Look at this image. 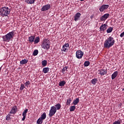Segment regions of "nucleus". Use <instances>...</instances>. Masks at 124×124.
Here are the masks:
<instances>
[{"instance_id":"nucleus-1","label":"nucleus","mask_w":124,"mask_h":124,"mask_svg":"<svg viewBox=\"0 0 124 124\" xmlns=\"http://www.w3.org/2000/svg\"><path fill=\"white\" fill-rule=\"evenodd\" d=\"M115 44V40L112 36H109L105 41L104 42V48L105 49H109L111 48Z\"/></svg>"},{"instance_id":"nucleus-2","label":"nucleus","mask_w":124,"mask_h":124,"mask_svg":"<svg viewBox=\"0 0 124 124\" xmlns=\"http://www.w3.org/2000/svg\"><path fill=\"white\" fill-rule=\"evenodd\" d=\"M11 9L7 6H3L0 8V15L1 17H7L10 14Z\"/></svg>"},{"instance_id":"nucleus-3","label":"nucleus","mask_w":124,"mask_h":124,"mask_svg":"<svg viewBox=\"0 0 124 124\" xmlns=\"http://www.w3.org/2000/svg\"><path fill=\"white\" fill-rule=\"evenodd\" d=\"M3 41L5 42H9L11 40H12L14 38V31H12L2 37Z\"/></svg>"},{"instance_id":"nucleus-4","label":"nucleus","mask_w":124,"mask_h":124,"mask_svg":"<svg viewBox=\"0 0 124 124\" xmlns=\"http://www.w3.org/2000/svg\"><path fill=\"white\" fill-rule=\"evenodd\" d=\"M41 47L43 49H44V50H49L50 40H48V39H45L43 40Z\"/></svg>"},{"instance_id":"nucleus-5","label":"nucleus","mask_w":124,"mask_h":124,"mask_svg":"<svg viewBox=\"0 0 124 124\" xmlns=\"http://www.w3.org/2000/svg\"><path fill=\"white\" fill-rule=\"evenodd\" d=\"M56 113H57V108H56V107L52 106L50 108L48 116L50 118H52V117H53V116H54Z\"/></svg>"},{"instance_id":"nucleus-6","label":"nucleus","mask_w":124,"mask_h":124,"mask_svg":"<svg viewBox=\"0 0 124 124\" xmlns=\"http://www.w3.org/2000/svg\"><path fill=\"white\" fill-rule=\"evenodd\" d=\"M76 56L77 59H82L84 56V52L81 50H78L76 52Z\"/></svg>"},{"instance_id":"nucleus-7","label":"nucleus","mask_w":124,"mask_h":124,"mask_svg":"<svg viewBox=\"0 0 124 124\" xmlns=\"http://www.w3.org/2000/svg\"><path fill=\"white\" fill-rule=\"evenodd\" d=\"M109 7V5L104 4L100 7L99 10H100V12H103L104 10H106V9H108Z\"/></svg>"},{"instance_id":"nucleus-8","label":"nucleus","mask_w":124,"mask_h":124,"mask_svg":"<svg viewBox=\"0 0 124 124\" xmlns=\"http://www.w3.org/2000/svg\"><path fill=\"white\" fill-rule=\"evenodd\" d=\"M51 8V5L49 4H47L43 6L41 9V11H47V10H49Z\"/></svg>"},{"instance_id":"nucleus-9","label":"nucleus","mask_w":124,"mask_h":124,"mask_svg":"<svg viewBox=\"0 0 124 124\" xmlns=\"http://www.w3.org/2000/svg\"><path fill=\"white\" fill-rule=\"evenodd\" d=\"M68 47H69V44H64L62 47V51L63 52H67L68 51V48H67Z\"/></svg>"},{"instance_id":"nucleus-10","label":"nucleus","mask_w":124,"mask_h":124,"mask_svg":"<svg viewBox=\"0 0 124 124\" xmlns=\"http://www.w3.org/2000/svg\"><path fill=\"white\" fill-rule=\"evenodd\" d=\"M98 71V74H100V75H101V76H104L105 74H107V70L102 69L99 70Z\"/></svg>"},{"instance_id":"nucleus-11","label":"nucleus","mask_w":124,"mask_h":124,"mask_svg":"<svg viewBox=\"0 0 124 124\" xmlns=\"http://www.w3.org/2000/svg\"><path fill=\"white\" fill-rule=\"evenodd\" d=\"M110 16L109 14H105L103 16H102L100 18V21H105L107 19H108V17Z\"/></svg>"},{"instance_id":"nucleus-12","label":"nucleus","mask_w":124,"mask_h":124,"mask_svg":"<svg viewBox=\"0 0 124 124\" xmlns=\"http://www.w3.org/2000/svg\"><path fill=\"white\" fill-rule=\"evenodd\" d=\"M107 27L108 26L106 24H102V25L100 27V31H104L107 30Z\"/></svg>"},{"instance_id":"nucleus-13","label":"nucleus","mask_w":124,"mask_h":124,"mask_svg":"<svg viewBox=\"0 0 124 124\" xmlns=\"http://www.w3.org/2000/svg\"><path fill=\"white\" fill-rule=\"evenodd\" d=\"M80 17H81V13H77V14H76L75 16H74L75 22H77V21L80 20Z\"/></svg>"},{"instance_id":"nucleus-14","label":"nucleus","mask_w":124,"mask_h":124,"mask_svg":"<svg viewBox=\"0 0 124 124\" xmlns=\"http://www.w3.org/2000/svg\"><path fill=\"white\" fill-rule=\"evenodd\" d=\"M17 111H18V108L16 106H15L12 108L10 113V114H16V113L17 112Z\"/></svg>"},{"instance_id":"nucleus-15","label":"nucleus","mask_w":124,"mask_h":124,"mask_svg":"<svg viewBox=\"0 0 124 124\" xmlns=\"http://www.w3.org/2000/svg\"><path fill=\"white\" fill-rule=\"evenodd\" d=\"M28 111L29 109H26L24 110V111L22 113V116H23V118L22 119V121H25L26 120V118L27 117V113H28Z\"/></svg>"},{"instance_id":"nucleus-16","label":"nucleus","mask_w":124,"mask_h":124,"mask_svg":"<svg viewBox=\"0 0 124 124\" xmlns=\"http://www.w3.org/2000/svg\"><path fill=\"white\" fill-rule=\"evenodd\" d=\"M28 39L30 43H33L34 42V39H35V36L31 35L28 37Z\"/></svg>"},{"instance_id":"nucleus-17","label":"nucleus","mask_w":124,"mask_h":124,"mask_svg":"<svg viewBox=\"0 0 124 124\" xmlns=\"http://www.w3.org/2000/svg\"><path fill=\"white\" fill-rule=\"evenodd\" d=\"M119 73V72L118 71H115L111 75V79L112 80H114L117 76H118V74Z\"/></svg>"},{"instance_id":"nucleus-18","label":"nucleus","mask_w":124,"mask_h":124,"mask_svg":"<svg viewBox=\"0 0 124 124\" xmlns=\"http://www.w3.org/2000/svg\"><path fill=\"white\" fill-rule=\"evenodd\" d=\"M40 42V37L39 36L36 37L34 40V44H37Z\"/></svg>"},{"instance_id":"nucleus-19","label":"nucleus","mask_w":124,"mask_h":124,"mask_svg":"<svg viewBox=\"0 0 124 124\" xmlns=\"http://www.w3.org/2000/svg\"><path fill=\"white\" fill-rule=\"evenodd\" d=\"M34 1H35V0H25V2L28 4H33V3H34Z\"/></svg>"},{"instance_id":"nucleus-20","label":"nucleus","mask_w":124,"mask_h":124,"mask_svg":"<svg viewBox=\"0 0 124 124\" xmlns=\"http://www.w3.org/2000/svg\"><path fill=\"white\" fill-rule=\"evenodd\" d=\"M29 62V60L24 59L22 60L20 62V64H26V63H28V62Z\"/></svg>"},{"instance_id":"nucleus-21","label":"nucleus","mask_w":124,"mask_h":124,"mask_svg":"<svg viewBox=\"0 0 124 124\" xmlns=\"http://www.w3.org/2000/svg\"><path fill=\"white\" fill-rule=\"evenodd\" d=\"M49 70L50 69L48 67H45L43 69V72L45 74L48 73Z\"/></svg>"},{"instance_id":"nucleus-22","label":"nucleus","mask_w":124,"mask_h":124,"mask_svg":"<svg viewBox=\"0 0 124 124\" xmlns=\"http://www.w3.org/2000/svg\"><path fill=\"white\" fill-rule=\"evenodd\" d=\"M68 68V66H65L63 67L62 70V72L63 73V74H65L66 73L65 71H67V69Z\"/></svg>"},{"instance_id":"nucleus-23","label":"nucleus","mask_w":124,"mask_h":124,"mask_svg":"<svg viewBox=\"0 0 124 124\" xmlns=\"http://www.w3.org/2000/svg\"><path fill=\"white\" fill-rule=\"evenodd\" d=\"M55 107H56V110H60V109H61V108H62V105H61V104L60 103H58L56 105H55Z\"/></svg>"},{"instance_id":"nucleus-24","label":"nucleus","mask_w":124,"mask_h":124,"mask_svg":"<svg viewBox=\"0 0 124 124\" xmlns=\"http://www.w3.org/2000/svg\"><path fill=\"white\" fill-rule=\"evenodd\" d=\"M65 84H66V82L65 81H60L59 86V87H63V86H64Z\"/></svg>"},{"instance_id":"nucleus-25","label":"nucleus","mask_w":124,"mask_h":124,"mask_svg":"<svg viewBox=\"0 0 124 124\" xmlns=\"http://www.w3.org/2000/svg\"><path fill=\"white\" fill-rule=\"evenodd\" d=\"M80 100H79V98H76L73 102V104L74 105H77L78 102H79Z\"/></svg>"},{"instance_id":"nucleus-26","label":"nucleus","mask_w":124,"mask_h":124,"mask_svg":"<svg viewBox=\"0 0 124 124\" xmlns=\"http://www.w3.org/2000/svg\"><path fill=\"white\" fill-rule=\"evenodd\" d=\"M97 81H98L97 78H94V79H93L91 81V82L92 84H93V85H95V84H96V82H97Z\"/></svg>"},{"instance_id":"nucleus-27","label":"nucleus","mask_w":124,"mask_h":124,"mask_svg":"<svg viewBox=\"0 0 124 124\" xmlns=\"http://www.w3.org/2000/svg\"><path fill=\"white\" fill-rule=\"evenodd\" d=\"M43 120L40 117L37 120V124H42V123H43Z\"/></svg>"},{"instance_id":"nucleus-28","label":"nucleus","mask_w":124,"mask_h":124,"mask_svg":"<svg viewBox=\"0 0 124 124\" xmlns=\"http://www.w3.org/2000/svg\"><path fill=\"white\" fill-rule=\"evenodd\" d=\"M41 119H43L44 121V120H45V119H46V112H44L42 115H41V117H40Z\"/></svg>"},{"instance_id":"nucleus-29","label":"nucleus","mask_w":124,"mask_h":124,"mask_svg":"<svg viewBox=\"0 0 124 124\" xmlns=\"http://www.w3.org/2000/svg\"><path fill=\"white\" fill-rule=\"evenodd\" d=\"M111 31H113V27H109L107 30V33H110Z\"/></svg>"},{"instance_id":"nucleus-30","label":"nucleus","mask_w":124,"mask_h":124,"mask_svg":"<svg viewBox=\"0 0 124 124\" xmlns=\"http://www.w3.org/2000/svg\"><path fill=\"white\" fill-rule=\"evenodd\" d=\"M76 109V107L75 106H72L70 108V112H73Z\"/></svg>"},{"instance_id":"nucleus-31","label":"nucleus","mask_w":124,"mask_h":124,"mask_svg":"<svg viewBox=\"0 0 124 124\" xmlns=\"http://www.w3.org/2000/svg\"><path fill=\"white\" fill-rule=\"evenodd\" d=\"M42 64L43 66H46V65H47V61L46 60L42 61Z\"/></svg>"},{"instance_id":"nucleus-32","label":"nucleus","mask_w":124,"mask_h":124,"mask_svg":"<svg viewBox=\"0 0 124 124\" xmlns=\"http://www.w3.org/2000/svg\"><path fill=\"white\" fill-rule=\"evenodd\" d=\"M71 101H72V100L69 98L67 100V102H66V105H70V103H71Z\"/></svg>"},{"instance_id":"nucleus-33","label":"nucleus","mask_w":124,"mask_h":124,"mask_svg":"<svg viewBox=\"0 0 124 124\" xmlns=\"http://www.w3.org/2000/svg\"><path fill=\"white\" fill-rule=\"evenodd\" d=\"M38 55V50L35 49L33 52V56H37Z\"/></svg>"},{"instance_id":"nucleus-34","label":"nucleus","mask_w":124,"mask_h":124,"mask_svg":"<svg viewBox=\"0 0 124 124\" xmlns=\"http://www.w3.org/2000/svg\"><path fill=\"white\" fill-rule=\"evenodd\" d=\"M84 66H89L90 65V61H85L84 63Z\"/></svg>"},{"instance_id":"nucleus-35","label":"nucleus","mask_w":124,"mask_h":124,"mask_svg":"<svg viewBox=\"0 0 124 124\" xmlns=\"http://www.w3.org/2000/svg\"><path fill=\"white\" fill-rule=\"evenodd\" d=\"M25 85L24 84H21V86L19 88L20 91H23V90H24V89H25Z\"/></svg>"},{"instance_id":"nucleus-36","label":"nucleus","mask_w":124,"mask_h":124,"mask_svg":"<svg viewBox=\"0 0 124 124\" xmlns=\"http://www.w3.org/2000/svg\"><path fill=\"white\" fill-rule=\"evenodd\" d=\"M30 84H31V82H30V81H27L25 83L26 87H29V85H30Z\"/></svg>"},{"instance_id":"nucleus-37","label":"nucleus","mask_w":124,"mask_h":124,"mask_svg":"<svg viewBox=\"0 0 124 124\" xmlns=\"http://www.w3.org/2000/svg\"><path fill=\"white\" fill-rule=\"evenodd\" d=\"M6 121H9L10 120V115L8 114L6 117Z\"/></svg>"},{"instance_id":"nucleus-38","label":"nucleus","mask_w":124,"mask_h":124,"mask_svg":"<svg viewBox=\"0 0 124 124\" xmlns=\"http://www.w3.org/2000/svg\"><path fill=\"white\" fill-rule=\"evenodd\" d=\"M124 31L121 34H120V37H124Z\"/></svg>"},{"instance_id":"nucleus-39","label":"nucleus","mask_w":124,"mask_h":124,"mask_svg":"<svg viewBox=\"0 0 124 124\" xmlns=\"http://www.w3.org/2000/svg\"><path fill=\"white\" fill-rule=\"evenodd\" d=\"M90 17L91 19H93V16H91Z\"/></svg>"},{"instance_id":"nucleus-40","label":"nucleus","mask_w":124,"mask_h":124,"mask_svg":"<svg viewBox=\"0 0 124 124\" xmlns=\"http://www.w3.org/2000/svg\"><path fill=\"white\" fill-rule=\"evenodd\" d=\"M0 71H1V67H0Z\"/></svg>"},{"instance_id":"nucleus-41","label":"nucleus","mask_w":124,"mask_h":124,"mask_svg":"<svg viewBox=\"0 0 124 124\" xmlns=\"http://www.w3.org/2000/svg\"><path fill=\"white\" fill-rule=\"evenodd\" d=\"M80 0V1H84V0Z\"/></svg>"},{"instance_id":"nucleus-42","label":"nucleus","mask_w":124,"mask_h":124,"mask_svg":"<svg viewBox=\"0 0 124 124\" xmlns=\"http://www.w3.org/2000/svg\"><path fill=\"white\" fill-rule=\"evenodd\" d=\"M122 91H124V88H123V89H122Z\"/></svg>"}]
</instances>
